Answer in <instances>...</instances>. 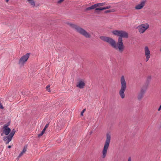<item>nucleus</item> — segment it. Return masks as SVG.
Here are the masks:
<instances>
[{
  "label": "nucleus",
  "mask_w": 161,
  "mask_h": 161,
  "mask_svg": "<svg viewBox=\"0 0 161 161\" xmlns=\"http://www.w3.org/2000/svg\"><path fill=\"white\" fill-rule=\"evenodd\" d=\"M85 110H86V109H84L81 112V114H80V115L81 116H82L83 115V113L85 111Z\"/></svg>",
  "instance_id": "obj_24"
},
{
  "label": "nucleus",
  "mask_w": 161,
  "mask_h": 161,
  "mask_svg": "<svg viewBox=\"0 0 161 161\" xmlns=\"http://www.w3.org/2000/svg\"><path fill=\"white\" fill-rule=\"evenodd\" d=\"M3 106L2 105V103H0V108H1V109H3Z\"/></svg>",
  "instance_id": "obj_26"
},
{
  "label": "nucleus",
  "mask_w": 161,
  "mask_h": 161,
  "mask_svg": "<svg viewBox=\"0 0 161 161\" xmlns=\"http://www.w3.org/2000/svg\"><path fill=\"white\" fill-rule=\"evenodd\" d=\"M111 32L113 35L119 36L117 43L114 39L110 37L102 36L100 37V39L108 43L112 48L118 50L119 53H122L125 48L123 42L122 38H127L128 37V33L124 31L118 30H113Z\"/></svg>",
  "instance_id": "obj_1"
},
{
  "label": "nucleus",
  "mask_w": 161,
  "mask_h": 161,
  "mask_svg": "<svg viewBox=\"0 0 161 161\" xmlns=\"http://www.w3.org/2000/svg\"><path fill=\"white\" fill-rule=\"evenodd\" d=\"M44 133L42 131L41 133L40 134H38V137H40L42 136L43 134Z\"/></svg>",
  "instance_id": "obj_22"
},
{
  "label": "nucleus",
  "mask_w": 161,
  "mask_h": 161,
  "mask_svg": "<svg viewBox=\"0 0 161 161\" xmlns=\"http://www.w3.org/2000/svg\"><path fill=\"white\" fill-rule=\"evenodd\" d=\"M111 7L110 5L106 7H104V10L109 9V8H111Z\"/></svg>",
  "instance_id": "obj_21"
},
{
  "label": "nucleus",
  "mask_w": 161,
  "mask_h": 161,
  "mask_svg": "<svg viewBox=\"0 0 161 161\" xmlns=\"http://www.w3.org/2000/svg\"><path fill=\"white\" fill-rule=\"evenodd\" d=\"M104 10V7H99L98 8H96L95 11L96 12H97V10Z\"/></svg>",
  "instance_id": "obj_19"
},
{
  "label": "nucleus",
  "mask_w": 161,
  "mask_h": 161,
  "mask_svg": "<svg viewBox=\"0 0 161 161\" xmlns=\"http://www.w3.org/2000/svg\"><path fill=\"white\" fill-rule=\"evenodd\" d=\"M92 133V131H91L90 132V134L91 135Z\"/></svg>",
  "instance_id": "obj_31"
},
{
  "label": "nucleus",
  "mask_w": 161,
  "mask_h": 161,
  "mask_svg": "<svg viewBox=\"0 0 161 161\" xmlns=\"http://www.w3.org/2000/svg\"><path fill=\"white\" fill-rule=\"evenodd\" d=\"M3 134H4V133H3H3H2L1 134V136H3Z\"/></svg>",
  "instance_id": "obj_32"
},
{
  "label": "nucleus",
  "mask_w": 161,
  "mask_h": 161,
  "mask_svg": "<svg viewBox=\"0 0 161 161\" xmlns=\"http://www.w3.org/2000/svg\"><path fill=\"white\" fill-rule=\"evenodd\" d=\"M64 0H59L58 1L57 3H58L60 4L63 2Z\"/></svg>",
  "instance_id": "obj_25"
},
{
  "label": "nucleus",
  "mask_w": 161,
  "mask_h": 161,
  "mask_svg": "<svg viewBox=\"0 0 161 161\" xmlns=\"http://www.w3.org/2000/svg\"><path fill=\"white\" fill-rule=\"evenodd\" d=\"M68 24L73 29H75L76 32L82 35L85 37L89 38L91 37V35L89 33L77 25L70 23H68Z\"/></svg>",
  "instance_id": "obj_2"
},
{
  "label": "nucleus",
  "mask_w": 161,
  "mask_h": 161,
  "mask_svg": "<svg viewBox=\"0 0 161 161\" xmlns=\"http://www.w3.org/2000/svg\"><path fill=\"white\" fill-rule=\"evenodd\" d=\"M8 125H7V124H5L4 125L3 128V129H6L8 128Z\"/></svg>",
  "instance_id": "obj_23"
},
{
  "label": "nucleus",
  "mask_w": 161,
  "mask_h": 161,
  "mask_svg": "<svg viewBox=\"0 0 161 161\" xmlns=\"http://www.w3.org/2000/svg\"><path fill=\"white\" fill-rule=\"evenodd\" d=\"M85 86V83L82 80H80L76 85V86L82 89L84 88Z\"/></svg>",
  "instance_id": "obj_11"
},
{
  "label": "nucleus",
  "mask_w": 161,
  "mask_h": 161,
  "mask_svg": "<svg viewBox=\"0 0 161 161\" xmlns=\"http://www.w3.org/2000/svg\"><path fill=\"white\" fill-rule=\"evenodd\" d=\"M160 51L161 52V48L160 49Z\"/></svg>",
  "instance_id": "obj_35"
},
{
  "label": "nucleus",
  "mask_w": 161,
  "mask_h": 161,
  "mask_svg": "<svg viewBox=\"0 0 161 161\" xmlns=\"http://www.w3.org/2000/svg\"><path fill=\"white\" fill-rule=\"evenodd\" d=\"M31 6L34 8L36 6V2L34 0H26Z\"/></svg>",
  "instance_id": "obj_13"
},
{
  "label": "nucleus",
  "mask_w": 161,
  "mask_h": 161,
  "mask_svg": "<svg viewBox=\"0 0 161 161\" xmlns=\"http://www.w3.org/2000/svg\"><path fill=\"white\" fill-rule=\"evenodd\" d=\"M11 146L10 145H9L8 146V147L9 148H10L11 147Z\"/></svg>",
  "instance_id": "obj_30"
},
{
  "label": "nucleus",
  "mask_w": 161,
  "mask_h": 161,
  "mask_svg": "<svg viewBox=\"0 0 161 161\" xmlns=\"http://www.w3.org/2000/svg\"><path fill=\"white\" fill-rule=\"evenodd\" d=\"M3 129V133L6 135H8L11 131V130L9 128L6 129Z\"/></svg>",
  "instance_id": "obj_16"
},
{
  "label": "nucleus",
  "mask_w": 161,
  "mask_h": 161,
  "mask_svg": "<svg viewBox=\"0 0 161 161\" xmlns=\"http://www.w3.org/2000/svg\"><path fill=\"white\" fill-rule=\"evenodd\" d=\"M106 3H99L94 4L92 5V6L87 8L86 10V11L89 10L91 9H93L95 8H97L98 7H101L105 5Z\"/></svg>",
  "instance_id": "obj_9"
},
{
  "label": "nucleus",
  "mask_w": 161,
  "mask_h": 161,
  "mask_svg": "<svg viewBox=\"0 0 161 161\" xmlns=\"http://www.w3.org/2000/svg\"><path fill=\"white\" fill-rule=\"evenodd\" d=\"M151 80V76H149L147 77V79L145 83V84L142 87H144L145 86H147H147L149 83V82Z\"/></svg>",
  "instance_id": "obj_15"
},
{
  "label": "nucleus",
  "mask_w": 161,
  "mask_h": 161,
  "mask_svg": "<svg viewBox=\"0 0 161 161\" xmlns=\"http://www.w3.org/2000/svg\"><path fill=\"white\" fill-rule=\"evenodd\" d=\"M29 56L30 54L29 53H27L25 55L22 56L19 61L18 64L19 66H24L29 58Z\"/></svg>",
  "instance_id": "obj_5"
},
{
  "label": "nucleus",
  "mask_w": 161,
  "mask_h": 161,
  "mask_svg": "<svg viewBox=\"0 0 161 161\" xmlns=\"http://www.w3.org/2000/svg\"><path fill=\"white\" fill-rule=\"evenodd\" d=\"M15 130L14 129H13L12 130V131L11 133L9 134V135L12 138L13 136L15 134Z\"/></svg>",
  "instance_id": "obj_18"
},
{
  "label": "nucleus",
  "mask_w": 161,
  "mask_h": 161,
  "mask_svg": "<svg viewBox=\"0 0 161 161\" xmlns=\"http://www.w3.org/2000/svg\"><path fill=\"white\" fill-rule=\"evenodd\" d=\"M115 11V10L114 8H113L111 9L106 10L104 12V13H109L114 12Z\"/></svg>",
  "instance_id": "obj_17"
},
{
  "label": "nucleus",
  "mask_w": 161,
  "mask_h": 161,
  "mask_svg": "<svg viewBox=\"0 0 161 161\" xmlns=\"http://www.w3.org/2000/svg\"><path fill=\"white\" fill-rule=\"evenodd\" d=\"M12 138L9 135L7 136H4L3 137V140L4 141H6V144H8L11 141Z\"/></svg>",
  "instance_id": "obj_12"
},
{
  "label": "nucleus",
  "mask_w": 161,
  "mask_h": 161,
  "mask_svg": "<svg viewBox=\"0 0 161 161\" xmlns=\"http://www.w3.org/2000/svg\"><path fill=\"white\" fill-rule=\"evenodd\" d=\"M6 124H7V125H8V126H9V123H8Z\"/></svg>",
  "instance_id": "obj_33"
},
{
  "label": "nucleus",
  "mask_w": 161,
  "mask_h": 161,
  "mask_svg": "<svg viewBox=\"0 0 161 161\" xmlns=\"http://www.w3.org/2000/svg\"><path fill=\"white\" fill-rule=\"evenodd\" d=\"M46 128H44L43 129V130H42V132H43L44 133L45 132V131L46 130Z\"/></svg>",
  "instance_id": "obj_28"
},
{
  "label": "nucleus",
  "mask_w": 161,
  "mask_h": 161,
  "mask_svg": "<svg viewBox=\"0 0 161 161\" xmlns=\"http://www.w3.org/2000/svg\"><path fill=\"white\" fill-rule=\"evenodd\" d=\"M48 126H49V124H47L45 126L44 128L46 129L48 127Z\"/></svg>",
  "instance_id": "obj_27"
},
{
  "label": "nucleus",
  "mask_w": 161,
  "mask_h": 161,
  "mask_svg": "<svg viewBox=\"0 0 161 161\" xmlns=\"http://www.w3.org/2000/svg\"><path fill=\"white\" fill-rule=\"evenodd\" d=\"M46 90L49 92H51V90H50V85H48L46 87Z\"/></svg>",
  "instance_id": "obj_20"
},
{
  "label": "nucleus",
  "mask_w": 161,
  "mask_h": 161,
  "mask_svg": "<svg viewBox=\"0 0 161 161\" xmlns=\"http://www.w3.org/2000/svg\"><path fill=\"white\" fill-rule=\"evenodd\" d=\"M111 136L109 133L106 135V138L104 143V145L102 151V158H104L107 154V151L109 147V145L110 142Z\"/></svg>",
  "instance_id": "obj_3"
},
{
  "label": "nucleus",
  "mask_w": 161,
  "mask_h": 161,
  "mask_svg": "<svg viewBox=\"0 0 161 161\" xmlns=\"http://www.w3.org/2000/svg\"><path fill=\"white\" fill-rule=\"evenodd\" d=\"M120 82L121 84V87L119 91V94L121 97L122 99H123L125 97L124 92L127 87L126 83L125 81V78L123 75L121 77Z\"/></svg>",
  "instance_id": "obj_4"
},
{
  "label": "nucleus",
  "mask_w": 161,
  "mask_h": 161,
  "mask_svg": "<svg viewBox=\"0 0 161 161\" xmlns=\"http://www.w3.org/2000/svg\"><path fill=\"white\" fill-rule=\"evenodd\" d=\"M144 55L146 57V60L147 62L150 58L151 56V53L148 47L146 46L144 49Z\"/></svg>",
  "instance_id": "obj_7"
},
{
  "label": "nucleus",
  "mask_w": 161,
  "mask_h": 161,
  "mask_svg": "<svg viewBox=\"0 0 161 161\" xmlns=\"http://www.w3.org/2000/svg\"><path fill=\"white\" fill-rule=\"evenodd\" d=\"M147 89L146 86H145L144 87H142L137 96V99L139 100L140 101L142 99L146 92Z\"/></svg>",
  "instance_id": "obj_8"
},
{
  "label": "nucleus",
  "mask_w": 161,
  "mask_h": 161,
  "mask_svg": "<svg viewBox=\"0 0 161 161\" xmlns=\"http://www.w3.org/2000/svg\"><path fill=\"white\" fill-rule=\"evenodd\" d=\"M27 149L26 146H25L23 148V150L21 153H19L18 157H17V159H18L22 155L26 152Z\"/></svg>",
  "instance_id": "obj_14"
},
{
  "label": "nucleus",
  "mask_w": 161,
  "mask_h": 161,
  "mask_svg": "<svg viewBox=\"0 0 161 161\" xmlns=\"http://www.w3.org/2000/svg\"><path fill=\"white\" fill-rule=\"evenodd\" d=\"M149 25L148 23H145L141 24L138 26L139 32L141 34L143 33L149 28Z\"/></svg>",
  "instance_id": "obj_6"
},
{
  "label": "nucleus",
  "mask_w": 161,
  "mask_h": 161,
  "mask_svg": "<svg viewBox=\"0 0 161 161\" xmlns=\"http://www.w3.org/2000/svg\"><path fill=\"white\" fill-rule=\"evenodd\" d=\"M127 161H131V158L130 157H129Z\"/></svg>",
  "instance_id": "obj_29"
},
{
  "label": "nucleus",
  "mask_w": 161,
  "mask_h": 161,
  "mask_svg": "<svg viewBox=\"0 0 161 161\" xmlns=\"http://www.w3.org/2000/svg\"><path fill=\"white\" fill-rule=\"evenodd\" d=\"M6 0V2H8V0Z\"/></svg>",
  "instance_id": "obj_34"
},
{
  "label": "nucleus",
  "mask_w": 161,
  "mask_h": 161,
  "mask_svg": "<svg viewBox=\"0 0 161 161\" xmlns=\"http://www.w3.org/2000/svg\"><path fill=\"white\" fill-rule=\"evenodd\" d=\"M146 2V1L144 0H142L140 3L135 7V9L136 10H139L142 8L144 6Z\"/></svg>",
  "instance_id": "obj_10"
}]
</instances>
